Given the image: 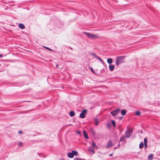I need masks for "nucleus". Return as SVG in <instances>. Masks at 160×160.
I'll return each instance as SVG.
<instances>
[{"instance_id": "f257e3e1", "label": "nucleus", "mask_w": 160, "mask_h": 160, "mask_svg": "<svg viewBox=\"0 0 160 160\" xmlns=\"http://www.w3.org/2000/svg\"><path fill=\"white\" fill-rule=\"evenodd\" d=\"M84 33L87 36L88 38L92 39H98L99 38V36L97 34H94L89 32H84Z\"/></svg>"}, {"instance_id": "f03ea898", "label": "nucleus", "mask_w": 160, "mask_h": 160, "mask_svg": "<svg viewBox=\"0 0 160 160\" xmlns=\"http://www.w3.org/2000/svg\"><path fill=\"white\" fill-rule=\"evenodd\" d=\"M78 155V152L76 151L73 150L68 153V157L70 158H72L74 156H77Z\"/></svg>"}, {"instance_id": "7ed1b4c3", "label": "nucleus", "mask_w": 160, "mask_h": 160, "mask_svg": "<svg viewBox=\"0 0 160 160\" xmlns=\"http://www.w3.org/2000/svg\"><path fill=\"white\" fill-rule=\"evenodd\" d=\"M124 59V56L117 57L116 58V64L117 66L122 63Z\"/></svg>"}, {"instance_id": "20e7f679", "label": "nucleus", "mask_w": 160, "mask_h": 160, "mask_svg": "<svg viewBox=\"0 0 160 160\" xmlns=\"http://www.w3.org/2000/svg\"><path fill=\"white\" fill-rule=\"evenodd\" d=\"M95 148H97L98 147L96 145L95 143L93 142H92V145L89 148L88 150L94 154L95 152L94 149Z\"/></svg>"}, {"instance_id": "39448f33", "label": "nucleus", "mask_w": 160, "mask_h": 160, "mask_svg": "<svg viewBox=\"0 0 160 160\" xmlns=\"http://www.w3.org/2000/svg\"><path fill=\"white\" fill-rule=\"evenodd\" d=\"M132 132V130H130L128 129L127 131H126L124 135L125 137L127 138L129 137L131 135Z\"/></svg>"}, {"instance_id": "423d86ee", "label": "nucleus", "mask_w": 160, "mask_h": 160, "mask_svg": "<svg viewBox=\"0 0 160 160\" xmlns=\"http://www.w3.org/2000/svg\"><path fill=\"white\" fill-rule=\"evenodd\" d=\"M87 110H83L82 112L80 114V117L81 118H84L85 117V115L86 114Z\"/></svg>"}, {"instance_id": "0eeeda50", "label": "nucleus", "mask_w": 160, "mask_h": 160, "mask_svg": "<svg viewBox=\"0 0 160 160\" xmlns=\"http://www.w3.org/2000/svg\"><path fill=\"white\" fill-rule=\"evenodd\" d=\"M119 109H117L111 112L110 113L112 116H114L117 115L119 112Z\"/></svg>"}, {"instance_id": "6e6552de", "label": "nucleus", "mask_w": 160, "mask_h": 160, "mask_svg": "<svg viewBox=\"0 0 160 160\" xmlns=\"http://www.w3.org/2000/svg\"><path fill=\"white\" fill-rule=\"evenodd\" d=\"M109 68L111 71H112L114 69L115 66L113 65L110 64L109 66Z\"/></svg>"}, {"instance_id": "1a4fd4ad", "label": "nucleus", "mask_w": 160, "mask_h": 160, "mask_svg": "<svg viewBox=\"0 0 160 160\" xmlns=\"http://www.w3.org/2000/svg\"><path fill=\"white\" fill-rule=\"evenodd\" d=\"M83 135H84V137L86 139H88V135L87 133V132L85 131H83Z\"/></svg>"}, {"instance_id": "9d476101", "label": "nucleus", "mask_w": 160, "mask_h": 160, "mask_svg": "<svg viewBox=\"0 0 160 160\" xmlns=\"http://www.w3.org/2000/svg\"><path fill=\"white\" fill-rule=\"evenodd\" d=\"M18 26L19 28L21 29H24L25 28L24 25L22 23L19 24Z\"/></svg>"}, {"instance_id": "9b49d317", "label": "nucleus", "mask_w": 160, "mask_h": 160, "mask_svg": "<svg viewBox=\"0 0 160 160\" xmlns=\"http://www.w3.org/2000/svg\"><path fill=\"white\" fill-rule=\"evenodd\" d=\"M108 63L110 65L112 62V60L111 58H109L107 59V60Z\"/></svg>"}, {"instance_id": "f8f14e48", "label": "nucleus", "mask_w": 160, "mask_h": 160, "mask_svg": "<svg viewBox=\"0 0 160 160\" xmlns=\"http://www.w3.org/2000/svg\"><path fill=\"white\" fill-rule=\"evenodd\" d=\"M69 115L71 117H73L75 115V113L74 111H71L69 112Z\"/></svg>"}, {"instance_id": "ddd939ff", "label": "nucleus", "mask_w": 160, "mask_h": 160, "mask_svg": "<svg viewBox=\"0 0 160 160\" xmlns=\"http://www.w3.org/2000/svg\"><path fill=\"white\" fill-rule=\"evenodd\" d=\"M112 143L111 141H109L107 145V147L108 148H109L111 147L112 146Z\"/></svg>"}, {"instance_id": "4468645a", "label": "nucleus", "mask_w": 160, "mask_h": 160, "mask_svg": "<svg viewBox=\"0 0 160 160\" xmlns=\"http://www.w3.org/2000/svg\"><path fill=\"white\" fill-rule=\"evenodd\" d=\"M121 113L122 115H124L126 113V111L125 110H122L121 111Z\"/></svg>"}, {"instance_id": "2eb2a0df", "label": "nucleus", "mask_w": 160, "mask_h": 160, "mask_svg": "<svg viewBox=\"0 0 160 160\" xmlns=\"http://www.w3.org/2000/svg\"><path fill=\"white\" fill-rule=\"evenodd\" d=\"M153 155L152 154H149V156H148V159L149 160H151L152 159V158L153 157Z\"/></svg>"}, {"instance_id": "dca6fc26", "label": "nucleus", "mask_w": 160, "mask_h": 160, "mask_svg": "<svg viewBox=\"0 0 160 160\" xmlns=\"http://www.w3.org/2000/svg\"><path fill=\"white\" fill-rule=\"evenodd\" d=\"M73 160H85L84 159H82L80 158H74Z\"/></svg>"}, {"instance_id": "f3484780", "label": "nucleus", "mask_w": 160, "mask_h": 160, "mask_svg": "<svg viewBox=\"0 0 160 160\" xmlns=\"http://www.w3.org/2000/svg\"><path fill=\"white\" fill-rule=\"evenodd\" d=\"M144 144L143 142H141L139 145V148H142L143 147Z\"/></svg>"}, {"instance_id": "a211bd4d", "label": "nucleus", "mask_w": 160, "mask_h": 160, "mask_svg": "<svg viewBox=\"0 0 160 160\" xmlns=\"http://www.w3.org/2000/svg\"><path fill=\"white\" fill-rule=\"evenodd\" d=\"M95 125H98L99 122L98 119H96L95 120Z\"/></svg>"}, {"instance_id": "6ab92c4d", "label": "nucleus", "mask_w": 160, "mask_h": 160, "mask_svg": "<svg viewBox=\"0 0 160 160\" xmlns=\"http://www.w3.org/2000/svg\"><path fill=\"white\" fill-rule=\"evenodd\" d=\"M89 68H90V70L93 73H95V72L93 70V68L90 67H89Z\"/></svg>"}, {"instance_id": "aec40b11", "label": "nucleus", "mask_w": 160, "mask_h": 160, "mask_svg": "<svg viewBox=\"0 0 160 160\" xmlns=\"http://www.w3.org/2000/svg\"><path fill=\"white\" fill-rule=\"evenodd\" d=\"M112 123L114 127L116 126V122L114 120H112Z\"/></svg>"}, {"instance_id": "412c9836", "label": "nucleus", "mask_w": 160, "mask_h": 160, "mask_svg": "<svg viewBox=\"0 0 160 160\" xmlns=\"http://www.w3.org/2000/svg\"><path fill=\"white\" fill-rule=\"evenodd\" d=\"M135 114L139 116L140 114V112L139 111H137L135 112Z\"/></svg>"}, {"instance_id": "4be33fe9", "label": "nucleus", "mask_w": 160, "mask_h": 160, "mask_svg": "<svg viewBox=\"0 0 160 160\" xmlns=\"http://www.w3.org/2000/svg\"><path fill=\"white\" fill-rule=\"evenodd\" d=\"M148 142L147 139V138H145L144 139V144H147Z\"/></svg>"}, {"instance_id": "5701e85b", "label": "nucleus", "mask_w": 160, "mask_h": 160, "mask_svg": "<svg viewBox=\"0 0 160 160\" xmlns=\"http://www.w3.org/2000/svg\"><path fill=\"white\" fill-rule=\"evenodd\" d=\"M96 58L98 59L99 60H100L101 62H103V61L100 58H99L98 57H97Z\"/></svg>"}, {"instance_id": "b1692460", "label": "nucleus", "mask_w": 160, "mask_h": 160, "mask_svg": "<svg viewBox=\"0 0 160 160\" xmlns=\"http://www.w3.org/2000/svg\"><path fill=\"white\" fill-rule=\"evenodd\" d=\"M92 134L93 135H95V132L93 130H92Z\"/></svg>"}, {"instance_id": "393cba45", "label": "nucleus", "mask_w": 160, "mask_h": 160, "mask_svg": "<svg viewBox=\"0 0 160 160\" xmlns=\"http://www.w3.org/2000/svg\"><path fill=\"white\" fill-rule=\"evenodd\" d=\"M76 132H77V133L78 134L81 135V132L80 131H77Z\"/></svg>"}, {"instance_id": "a878e982", "label": "nucleus", "mask_w": 160, "mask_h": 160, "mask_svg": "<svg viewBox=\"0 0 160 160\" xmlns=\"http://www.w3.org/2000/svg\"><path fill=\"white\" fill-rule=\"evenodd\" d=\"M94 62H95V65H98V64H97L98 62L96 60H95Z\"/></svg>"}, {"instance_id": "bb28decb", "label": "nucleus", "mask_w": 160, "mask_h": 160, "mask_svg": "<svg viewBox=\"0 0 160 160\" xmlns=\"http://www.w3.org/2000/svg\"><path fill=\"white\" fill-rule=\"evenodd\" d=\"M124 138H123V137H122V138H120V141H123V140H124Z\"/></svg>"}, {"instance_id": "cd10ccee", "label": "nucleus", "mask_w": 160, "mask_h": 160, "mask_svg": "<svg viewBox=\"0 0 160 160\" xmlns=\"http://www.w3.org/2000/svg\"><path fill=\"white\" fill-rule=\"evenodd\" d=\"M22 132L21 131H20L18 132V133L19 134H21L22 133Z\"/></svg>"}, {"instance_id": "c85d7f7f", "label": "nucleus", "mask_w": 160, "mask_h": 160, "mask_svg": "<svg viewBox=\"0 0 160 160\" xmlns=\"http://www.w3.org/2000/svg\"><path fill=\"white\" fill-rule=\"evenodd\" d=\"M91 54L93 57H96V55L95 54H92V53Z\"/></svg>"}, {"instance_id": "c756f323", "label": "nucleus", "mask_w": 160, "mask_h": 160, "mask_svg": "<svg viewBox=\"0 0 160 160\" xmlns=\"http://www.w3.org/2000/svg\"><path fill=\"white\" fill-rule=\"evenodd\" d=\"M144 145H145V148H146L147 146V144H144Z\"/></svg>"}, {"instance_id": "7c9ffc66", "label": "nucleus", "mask_w": 160, "mask_h": 160, "mask_svg": "<svg viewBox=\"0 0 160 160\" xmlns=\"http://www.w3.org/2000/svg\"><path fill=\"white\" fill-rule=\"evenodd\" d=\"M58 66H59V65H56V67L57 68H59L58 67Z\"/></svg>"}, {"instance_id": "2f4dec72", "label": "nucleus", "mask_w": 160, "mask_h": 160, "mask_svg": "<svg viewBox=\"0 0 160 160\" xmlns=\"http://www.w3.org/2000/svg\"><path fill=\"white\" fill-rule=\"evenodd\" d=\"M3 56L2 54H0V58H2Z\"/></svg>"}, {"instance_id": "473e14b6", "label": "nucleus", "mask_w": 160, "mask_h": 160, "mask_svg": "<svg viewBox=\"0 0 160 160\" xmlns=\"http://www.w3.org/2000/svg\"><path fill=\"white\" fill-rule=\"evenodd\" d=\"M47 48V49H48V50H51V49H50L49 48Z\"/></svg>"}, {"instance_id": "72a5a7b5", "label": "nucleus", "mask_w": 160, "mask_h": 160, "mask_svg": "<svg viewBox=\"0 0 160 160\" xmlns=\"http://www.w3.org/2000/svg\"><path fill=\"white\" fill-rule=\"evenodd\" d=\"M60 160H65L64 159H61Z\"/></svg>"}, {"instance_id": "f704fd0d", "label": "nucleus", "mask_w": 160, "mask_h": 160, "mask_svg": "<svg viewBox=\"0 0 160 160\" xmlns=\"http://www.w3.org/2000/svg\"><path fill=\"white\" fill-rule=\"evenodd\" d=\"M110 156H112V154L110 155Z\"/></svg>"}]
</instances>
